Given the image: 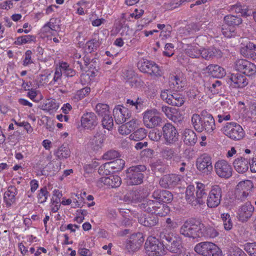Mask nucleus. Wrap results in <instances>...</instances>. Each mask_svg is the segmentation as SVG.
<instances>
[{"instance_id":"1","label":"nucleus","mask_w":256,"mask_h":256,"mask_svg":"<svg viewBox=\"0 0 256 256\" xmlns=\"http://www.w3.org/2000/svg\"><path fill=\"white\" fill-rule=\"evenodd\" d=\"M191 122L194 129L198 132L204 130L211 132L216 128L214 118L206 110H203L200 115L194 114L192 116Z\"/></svg>"},{"instance_id":"2","label":"nucleus","mask_w":256,"mask_h":256,"mask_svg":"<svg viewBox=\"0 0 256 256\" xmlns=\"http://www.w3.org/2000/svg\"><path fill=\"white\" fill-rule=\"evenodd\" d=\"M196 186L189 185L186 191L187 202L193 207H196L204 203L206 192V186L201 182H196Z\"/></svg>"},{"instance_id":"3","label":"nucleus","mask_w":256,"mask_h":256,"mask_svg":"<svg viewBox=\"0 0 256 256\" xmlns=\"http://www.w3.org/2000/svg\"><path fill=\"white\" fill-rule=\"evenodd\" d=\"M141 210L160 216H165L169 211L168 207L158 200L146 199L138 204Z\"/></svg>"},{"instance_id":"4","label":"nucleus","mask_w":256,"mask_h":256,"mask_svg":"<svg viewBox=\"0 0 256 256\" xmlns=\"http://www.w3.org/2000/svg\"><path fill=\"white\" fill-rule=\"evenodd\" d=\"M204 224L198 222L196 224L193 220H186L180 229V233L184 237L196 239L202 236V230Z\"/></svg>"},{"instance_id":"5","label":"nucleus","mask_w":256,"mask_h":256,"mask_svg":"<svg viewBox=\"0 0 256 256\" xmlns=\"http://www.w3.org/2000/svg\"><path fill=\"white\" fill-rule=\"evenodd\" d=\"M146 170L144 165L130 167L126 172V180L128 185H137L142 183L144 178L142 172Z\"/></svg>"},{"instance_id":"6","label":"nucleus","mask_w":256,"mask_h":256,"mask_svg":"<svg viewBox=\"0 0 256 256\" xmlns=\"http://www.w3.org/2000/svg\"><path fill=\"white\" fill-rule=\"evenodd\" d=\"M194 251L202 256H222V250L214 244L208 242H201L196 245Z\"/></svg>"},{"instance_id":"7","label":"nucleus","mask_w":256,"mask_h":256,"mask_svg":"<svg viewBox=\"0 0 256 256\" xmlns=\"http://www.w3.org/2000/svg\"><path fill=\"white\" fill-rule=\"evenodd\" d=\"M222 131L226 136L234 140H242L245 135L242 128L234 122H226L222 128Z\"/></svg>"},{"instance_id":"8","label":"nucleus","mask_w":256,"mask_h":256,"mask_svg":"<svg viewBox=\"0 0 256 256\" xmlns=\"http://www.w3.org/2000/svg\"><path fill=\"white\" fill-rule=\"evenodd\" d=\"M145 250L149 256H158L164 253V244L154 237L147 240L145 243Z\"/></svg>"},{"instance_id":"9","label":"nucleus","mask_w":256,"mask_h":256,"mask_svg":"<svg viewBox=\"0 0 256 256\" xmlns=\"http://www.w3.org/2000/svg\"><path fill=\"white\" fill-rule=\"evenodd\" d=\"M254 210V208L251 202H247L239 206L236 213V218L239 222H246L251 218Z\"/></svg>"},{"instance_id":"10","label":"nucleus","mask_w":256,"mask_h":256,"mask_svg":"<svg viewBox=\"0 0 256 256\" xmlns=\"http://www.w3.org/2000/svg\"><path fill=\"white\" fill-rule=\"evenodd\" d=\"M214 170L221 178H228L232 174V168L230 164L225 160H220L214 164Z\"/></svg>"},{"instance_id":"11","label":"nucleus","mask_w":256,"mask_h":256,"mask_svg":"<svg viewBox=\"0 0 256 256\" xmlns=\"http://www.w3.org/2000/svg\"><path fill=\"white\" fill-rule=\"evenodd\" d=\"M222 196V190L218 185L212 186L207 198V204L210 208H216L220 203Z\"/></svg>"},{"instance_id":"12","label":"nucleus","mask_w":256,"mask_h":256,"mask_svg":"<svg viewBox=\"0 0 256 256\" xmlns=\"http://www.w3.org/2000/svg\"><path fill=\"white\" fill-rule=\"evenodd\" d=\"M235 68L248 76H252L256 72V66L244 59L238 60L235 62Z\"/></svg>"},{"instance_id":"13","label":"nucleus","mask_w":256,"mask_h":256,"mask_svg":"<svg viewBox=\"0 0 256 256\" xmlns=\"http://www.w3.org/2000/svg\"><path fill=\"white\" fill-rule=\"evenodd\" d=\"M196 166L200 171L206 174H210L212 170L211 158L206 154L197 158Z\"/></svg>"},{"instance_id":"14","label":"nucleus","mask_w":256,"mask_h":256,"mask_svg":"<svg viewBox=\"0 0 256 256\" xmlns=\"http://www.w3.org/2000/svg\"><path fill=\"white\" fill-rule=\"evenodd\" d=\"M162 118L156 114L155 110H148L144 113L143 122L146 128L157 126L162 122Z\"/></svg>"},{"instance_id":"15","label":"nucleus","mask_w":256,"mask_h":256,"mask_svg":"<svg viewBox=\"0 0 256 256\" xmlns=\"http://www.w3.org/2000/svg\"><path fill=\"white\" fill-rule=\"evenodd\" d=\"M139 69L140 71L148 73L151 76H160L161 71L158 66L154 62L148 60H144L138 64Z\"/></svg>"},{"instance_id":"16","label":"nucleus","mask_w":256,"mask_h":256,"mask_svg":"<svg viewBox=\"0 0 256 256\" xmlns=\"http://www.w3.org/2000/svg\"><path fill=\"white\" fill-rule=\"evenodd\" d=\"M115 122L117 124H122L129 119L132 116L131 112L126 108L118 106L113 110Z\"/></svg>"},{"instance_id":"17","label":"nucleus","mask_w":256,"mask_h":256,"mask_svg":"<svg viewBox=\"0 0 256 256\" xmlns=\"http://www.w3.org/2000/svg\"><path fill=\"white\" fill-rule=\"evenodd\" d=\"M81 124L84 128L88 130H93L98 124V119L93 112H88L84 114L81 117Z\"/></svg>"},{"instance_id":"18","label":"nucleus","mask_w":256,"mask_h":256,"mask_svg":"<svg viewBox=\"0 0 256 256\" xmlns=\"http://www.w3.org/2000/svg\"><path fill=\"white\" fill-rule=\"evenodd\" d=\"M164 137L167 142L174 144L178 140V134L175 127L170 123L162 127Z\"/></svg>"},{"instance_id":"19","label":"nucleus","mask_w":256,"mask_h":256,"mask_svg":"<svg viewBox=\"0 0 256 256\" xmlns=\"http://www.w3.org/2000/svg\"><path fill=\"white\" fill-rule=\"evenodd\" d=\"M125 164V162L122 159H116L114 161L106 162L102 165L99 170V172H103L108 174L110 172L108 169L112 168L114 172H118L122 170Z\"/></svg>"},{"instance_id":"20","label":"nucleus","mask_w":256,"mask_h":256,"mask_svg":"<svg viewBox=\"0 0 256 256\" xmlns=\"http://www.w3.org/2000/svg\"><path fill=\"white\" fill-rule=\"evenodd\" d=\"M180 177L176 174H168L162 176L159 182L161 187L170 188L176 186L180 181Z\"/></svg>"},{"instance_id":"21","label":"nucleus","mask_w":256,"mask_h":256,"mask_svg":"<svg viewBox=\"0 0 256 256\" xmlns=\"http://www.w3.org/2000/svg\"><path fill=\"white\" fill-rule=\"evenodd\" d=\"M144 241L142 234L138 232L131 236L128 241L126 248L129 250L135 251L142 246Z\"/></svg>"},{"instance_id":"22","label":"nucleus","mask_w":256,"mask_h":256,"mask_svg":"<svg viewBox=\"0 0 256 256\" xmlns=\"http://www.w3.org/2000/svg\"><path fill=\"white\" fill-rule=\"evenodd\" d=\"M228 82L233 88H242L248 84V80L246 76L236 73L230 75Z\"/></svg>"},{"instance_id":"23","label":"nucleus","mask_w":256,"mask_h":256,"mask_svg":"<svg viewBox=\"0 0 256 256\" xmlns=\"http://www.w3.org/2000/svg\"><path fill=\"white\" fill-rule=\"evenodd\" d=\"M138 222L144 226L151 228L157 224L158 219L156 214H146L141 213L138 214Z\"/></svg>"},{"instance_id":"24","label":"nucleus","mask_w":256,"mask_h":256,"mask_svg":"<svg viewBox=\"0 0 256 256\" xmlns=\"http://www.w3.org/2000/svg\"><path fill=\"white\" fill-rule=\"evenodd\" d=\"M152 198L162 204L163 202L168 203L172 200L173 195L168 190L156 189L152 192Z\"/></svg>"},{"instance_id":"25","label":"nucleus","mask_w":256,"mask_h":256,"mask_svg":"<svg viewBox=\"0 0 256 256\" xmlns=\"http://www.w3.org/2000/svg\"><path fill=\"white\" fill-rule=\"evenodd\" d=\"M249 164L250 161L242 157H240L235 159L233 162L235 170L240 174H244L248 170Z\"/></svg>"},{"instance_id":"26","label":"nucleus","mask_w":256,"mask_h":256,"mask_svg":"<svg viewBox=\"0 0 256 256\" xmlns=\"http://www.w3.org/2000/svg\"><path fill=\"white\" fill-rule=\"evenodd\" d=\"M186 84V80L178 76L172 75L170 77L169 84L171 88L176 91L181 90Z\"/></svg>"},{"instance_id":"27","label":"nucleus","mask_w":256,"mask_h":256,"mask_svg":"<svg viewBox=\"0 0 256 256\" xmlns=\"http://www.w3.org/2000/svg\"><path fill=\"white\" fill-rule=\"evenodd\" d=\"M18 194L16 188L10 186L8 188V190L4 192V200L7 206H10L16 201L15 196Z\"/></svg>"},{"instance_id":"28","label":"nucleus","mask_w":256,"mask_h":256,"mask_svg":"<svg viewBox=\"0 0 256 256\" xmlns=\"http://www.w3.org/2000/svg\"><path fill=\"white\" fill-rule=\"evenodd\" d=\"M206 70L212 77L222 78L226 75V72L224 68L216 64H210Z\"/></svg>"},{"instance_id":"29","label":"nucleus","mask_w":256,"mask_h":256,"mask_svg":"<svg viewBox=\"0 0 256 256\" xmlns=\"http://www.w3.org/2000/svg\"><path fill=\"white\" fill-rule=\"evenodd\" d=\"M182 135L183 140L188 146H194L197 142L196 134L191 129H186Z\"/></svg>"},{"instance_id":"30","label":"nucleus","mask_w":256,"mask_h":256,"mask_svg":"<svg viewBox=\"0 0 256 256\" xmlns=\"http://www.w3.org/2000/svg\"><path fill=\"white\" fill-rule=\"evenodd\" d=\"M100 181L105 185L111 186L112 188L118 187L122 182L120 178L116 175H110L108 176L102 178Z\"/></svg>"},{"instance_id":"31","label":"nucleus","mask_w":256,"mask_h":256,"mask_svg":"<svg viewBox=\"0 0 256 256\" xmlns=\"http://www.w3.org/2000/svg\"><path fill=\"white\" fill-rule=\"evenodd\" d=\"M168 250L170 252L176 254L180 252L182 248V242L179 237H176L170 244H166Z\"/></svg>"},{"instance_id":"32","label":"nucleus","mask_w":256,"mask_h":256,"mask_svg":"<svg viewBox=\"0 0 256 256\" xmlns=\"http://www.w3.org/2000/svg\"><path fill=\"white\" fill-rule=\"evenodd\" d=\"M168 104L172 106H180L184 104V98L180 94L177 92H174L172 94V96H169Z\"/></svg>"},{"instance_id":"33","label":"nucleus","mask_w":256,"mask_h":256,"mask_svg":"<svg viewBox=\"0 0 256 256\" xmlns=\"http://www.w3.org/2000/svg\"><path fill=\"white\" fill-rule=\"evenodd\" d=\"M232 10L234 11L236 13H240L242 16L247 17L251 15V10L248 8L247 6H242L240 4H237L232 6Z\"/></svg>"},{"instance_id":"34","label":"nucleus","mask_w":256,"mask_h":256,"mask_svg":"<svg viewBox=\"0 0 256 256\" xmlns=\"http://www.w3.org/2000/svg\"><path fill=\"white\" fill-rule=\"evenodd\" d=\"M104 140V136L97 132L90 142L94 150H98L102 147Z\"/></svg>"},{"instance_id":"35","label":"nucleus","mask_w":256,"mask_h":256,"mask_svg":"<svg viewBox=\"0 0 256 256\" xmlns=\"http://www.w3.org/2000/svg\"><path fill=\"white\" fill-rule=\"evenodd\" d=\"M151 168L152 171L154 172H158L160 174L166 172L168 171V166L163 164L160 160H156L151 164Z\"/></svg>"},{"instance_id":"36","label":"nucleus","mask_w":256,"mask_h":256,"mask_svg":"<svg viewBox=\"0 0 256 256\" xmlns=\"http://www.w3.org/2000/svg\"><path fill=\"white\" fill-rule=\"evenodd\" d=\"M224 20L228 25L234 26L240 25L242 22L240 17L232 14L225 16Z\"/></svg>"},{"instance_id":"37","label":"nucleus","mask_w":256,"mask_h":256,"mask_svg":"<svg viewBox=\"0 0 256 256\" xmlns=\"http://www.w3.org/2000/svg\"><path fill=\"white\" fill-rule=\"evenodd\" d=\"M253 188V184L251 180H246L240 182L236 186L237 192H249Z\"/></svg>"},{"instance_id":"38","label":"nucleus","mask_w":256,"mask_h":256,"mask_svg":"<svg viewBox=\"0 0 256 256\" xmlns=\"http://www.w3.org/2000/svg\"><path fill=\"white\" fill-rule=\"evenodd\" d=\"M184 118V116L181 112L175 108L172 109V112L168 118L177 124H180Z\"/></svg>"},{"instance_id":"39","label":"nucleus","mask_w":256,"mask_h":256,"mask_svg":"<svg viewBox=\"0 0 256 256\" xmlns=\"http://www.w3.org/2000/svg\"><path fill=\"white\" fill-rule=\"evenodd\" d=\"M146 130L144 128H140L134 131L130 136V140L140 141L144 138L146 136Z\"/></svg>"},{"instance_id":"40","label":"nucleus","mask_w":256,"mask_h":256,"mask_svg":"<svg viewBox=\"0 0 256 256\" xmlns=\"http://www.w3.org/2000/svg\"><path fill=\"white\" fill-rule=\"evenodd\" d=\"M218 51L214 48H201L200 56L206 60H209L215 57Z\"/></svg>"},{"instance_id":"41","label":"nucleus","mask_w":256,"mask_h":256,"mask_svg":"<svg viewBox=\"0 0 256 256\" xmlns=\"http://www.w3.org/2000/svg\"><path fill=\"white\" fill-rule=\"evenodd\" d=\"M96 113L100 116L102 118L110 114L109 106L104 104L99 103L97 104L95 108Z\"/></svg>"},{"instance_id":"42","label":"nucleus","mask_w":256,"mask_h":256,"mask_svg":"<svg viewBox=\"0 0 256 256\" xmlns=\"http://www.w3.org/2000/svg\"><path fill=\"white\" fill-rule=\"evenodd\" d=\"M70 154L68 148L64 146H60L56 152V156L60 160L70 157Z\"/></svg>"},{"instance_id":"43","label":"nucleus","mask_w":256,"mask_h":256,"mask_svg":"<svg viewBox=\"0 0 256 256\" xmlns=\"http://www.w3.org/2000/svg\"><path fill=\"white\" fill-rule=\"evenodd\" d=\"M202 236H206L210 238H214L218 236V232L210 226H206L202 230Z\"/></svg>"},{"instance_id":"44","label":"nucleus","mask_w":256,"mask_h":256,"mask_svg":"<svg viewBox=\"0 0 256 256\" xmlns=\"http://www.w3.org/2000/svg\"><path fill=\"white\" fill-rule=\"evenodd\" d=\"M220 218L223 221L224 229L226 230H231L233 224L230 215L228 213H224L221 214Z\"/></svg>"},{"instance_id":"45","label":"nucleus","mask_w":256,"mask_h":256,"mask_svg":"<svg viewBox=\"0 0 256 256\" xmlns=\"http://www.w3.org/2000/svg\"><path fill=\"white\" fill-rule=\"evenodd\" d=\"M102 124L104 128L108 130H111L114 126V120L112 116L108 114L102 117Z\"/></svg>"},{"instance_id":"46","label":"nucleus","mask_w":256,"mask_h":256,"mask_svg":"<svg viewBox=\"0 0 256 256\" xmlns=\"http://www.w3.org/2000/svg\"><path fill=\"white\" fill-rule=\"evenodd\" d=\"M160 237L162 241V243H165L166 246V244H170L174 238L176 237L173 236L172 233H166L164 230L160 232Z\"/></svg>"},{"instance_id":"47","label":"nucleus","mask_w":256,"mask_h":256,"mask_svg":"<svg viewBox=\"0 0 256 256\" xmlns=\"http://www.w3.org/2000/svg\"><path fill=\"white\" fill-rule=\"evenodd\" d=\"M244 250L250 256H256V242L246 244Z\"/></svg>"},{"instance_id":"48","label":"nucleus","mask_w":256,"mask_h":256,"mask_svg":"<svg viewBox=\"0 0 256 256\" xmlns=\"http://www.w3.org/2000/svg\"><path fill=\"white\" fill-rule=\"evenodd\" d=\"M48 192L46 187H44L40 190V192L38 195V202L42 204L46 202L48 195Z\"/></svg>"},{"instance_id":"49","label":"nucleus","mask_w":256,"mask_h":256,"mask_svg":"<svg viewBox=\"0 0 256 256\" xmlns=\"http://www.w3.org/2000/svg\"><path fill=\"white\" fill-rule=\"evenodd\" d=\"M33 38H34V36L31 35H26L19 36L17 38V40L15 42V44L18 45L26 44L32 41Z\"/></svg>"},{"instance_id":"50","label":"nucleus","mask_w":256,"mask_h":256,"mask_svg":"<svg viewBox=\"0 0 256 256\" xmlns=\"http://www.w3.org/2000/svg\"><path fill=\"white\" fill-rule=\"evenodd\" d=\"M162 132L156 129L151 130L148 134L150 138L154 141L158 142L162 137Z\"/></svg>"},{"instance_id":"51","label":"nucleus","mask_w":256,"mask_h":256,"mask_svg":"<svg viewBox=\"0 0 256 256\" xmlns=\"http://www.w3.org/2000/svg\"><path fill=\"white\" fill-rule=\"evenodd\" d=\"M161 153L162 157L168 160H171L175 155L174 150L168 148L162 150Z\"/></svg>"},{"instance_id":"52","label":"nucleus","mask_w":256,"mask_h":256,"mask_svg":"<svg viewBox=\"0 0 256 256\" xmlns=\"http://www.w3.org/2000/svg\"><path fill=\"white\" fill-rule=\"evenodd\" d=\"M100 44L98 40L93 39L87 42L86 46L90 52L94 51L99 46Z\"/></svg>"},{"instance_id":"53","label":"nucleus","mask_w":256,"mask_h":256,"mask_svg":"<svg viewBox=\"0 0 256 256\" xmlns=\"http://www.w3.org/2000/svg\"><path fill=\"white\" fill-rule=\"evenodd\" d=\"M119 156V153L115 150H110L106 152L102 156L104 160H112Z\"/></svg>"},{"instance_id":"54","label":"nucleus","mask_w":256,"mask_h":256,"mask_svg":"<svg viewBox=\"0 0 256 256\" xmlns=\"http://www.w3.org/2000/svg\"><path fill=\"white\" fill-rule=\"evenodd\" d=\"M56 21L57 20L56 18H51L50 22L44 26L43 28L46 29L48 28L52 30H56L57 28H58V26L56 24Z\"/></svg>"},{"instance_id":"55","label":"nucleus","mask_w":256,"mask_h":256,"mask_svg":"<svg viewBox=\"0 0 256 256\" xmlns=\"http://www.w3.org/2000/svg\"><path fill=\"white\" fill-rule=\"evenodd\" d=\"M201 48L193 46L188 50V54L190 57L192 58H198L200 56Z\"/></svg>"},{"instance_id":"56","label":"nucleus","mask_w":256,"mask_h":256,"mask_svg":"<svg viewBox=\"0 0 256 256\" xmlns=\"http://www.w3.org/2000/svg\"><path fill=\"white\" fill-rule=\"evenodd\" d=\"M221 82L217 80L211 84L210 86L209 90L213 94H217L221 88Z\"/></svg>"},{"instance_id":"57","label":"nucleus","mask_w":256,"mask_h":256,"mask_svg":"<svg viewBox=\"0 0 256 256\" xmlns=\"http://www.w3.org/2000/svg\"><path fill=\"white\" fill-rule=\"evenodd\" d=\"M32 52L31 50H28L26 51L25 53V58L23 61L24 66H26L32 63Z\"/></svg>"},{"instance_id":"58","label":"nucleus","mask_w":256,"mask_h":256,"mask_svg":"<svg viewBox=\"0 0 256 256\" xmlns=\"http://www.w3.org/2000/svg\"><path fill=\"white\" fill-rule=\"evenodd\" d=\"M90 91V89L88 87H86L78 91L76 96L79 98H84L86 94H88Z\"/></svg>"},{"instance_id":"59","label":"nucleus","mask_w":256,"mask_h":256,"mask_svg":"<svg viewBox=\"0 0 256 256\" xmlns=\"http://www.w3.org/2000/svg\"><path fill=\"white\" fill-rule=\"evenodd\" d=\"M44 107L46 110H50L58 109V106L54 101L51 100L50 102L46 104Z\"/></svg>"},{"instance_id":"60","label":"nucleus","mask_w":256,"mask_h":256,"mask_svg":"<svg viewBox=\"0 0 256 256\" xmlns=\"http://www.w3.org/2000/svg\"><path fill=\"white\" fill-rule=\"evenodd\" d=\"M166 222V227L170 230H174L178 227L177 222L172 220L170 218H167Z\"/></svg>"},{"instance_id":"61","label":"nucleus","mask_w":256,"mask_h":256,"mask_svg":"<svg viewBox=\"0 0 256 256\" xmlns=\"http://www.w3.org/2000/svg\"><path fill=\"white\" fill-rule=\"evenodd\" d=\"M172 92H170L168 90H164V91H162L160 94V97L161 98L164 100H165L166 102L168 104L169 103V100L168 98H170L169 96H172Z\"/></svg>"},{"instance_id":"62","label":"nucleus","mask_w":256,"mask_h":256,"mask_svg":"<svg viewBox=\"0 0 256 256\" xmlns=\"http://www.w3.org/2000/svg\"><path fill=\"white\" fill-rule=\"evenodd\" d=\"M126 104H129L130 106H135L136 110L138 109V106L142 105V102L140 100L139 98H138L136 101L130 100H127Z\"/></svg>"},{"instance_id":"63","label":"nucleus","mask_w":256,"mask_h":256,"mask_svg":"<svg viewBox=\"0 0 256 256\" xmlns=\"http://www.w3.org/2000/svg\"><path fill=\"white\" fill-rule=\"evenodd\" d=\"M118 132L122 135H127L131 132L130 130L128 128L126 124L119 127Z\"/></svg>"},{"instance_id":"64","label":"nucleus","mask_w":256,"mask_h":256,"mask_svg":"<svg viewBox=\"0 0 256 256\" xmlns=\"http://www.w3.org/2000/svg\"><path fill=\"white\" fill-rule=\"evenodd\" d=\"M126 124L132 132V130H134L136 128V125L138 124V121L136 119L132 118L128 122L126 123Z\"/></svg>"}]
</instances>
